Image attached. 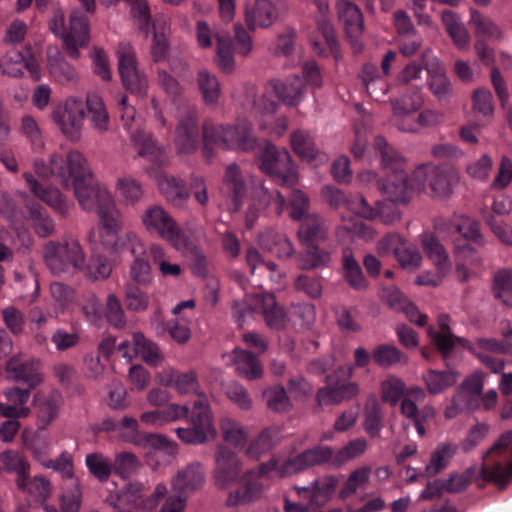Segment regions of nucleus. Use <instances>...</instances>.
<instances>
[{
	"label": "nucleus",
	"instance_id": "obj_1",
	"mask_svg": "<svg viewBox=\"0 0 512 512\" xmlns=\"http://www.w3.org/2000/svg\"><path fill=\"white\" fill-rule=\"evenodd\" d=\"M34 169L42 178L54 176L64 187H72L80 207L85 211H95L99 217L116 207L106 187L92 181L88 161L79 151L72 150L65 158L53 154L49 158V165L43 160L36 159Z\"/></svg>",
	"mask_w": 512,
	"mask_h": 512
},
{
	"label": "nucleus",
	"instance_id": "obj_2",
	"mask_svg": "<svg viewBox=\"0 0 512 512\" xmlns=\"http://www.w3.org/2000/svg\"><path fill=\"white\" fill-rule=\"evenodd\" d=\"M374 148L381 155V165L386 172L381 184V192L393 204H407L415 191L420 190L414 173L410 177L406 171V160L382 137L374 139Z\"/></svg>",
	"mask_w": 512,
	"mask_h": 512
},
{
	"label": "nucleus",
	"instance_id": "obj_3",
	"mask_svg": "<svg viewBox=\"0 0 512 512\" xmlns=\"http://www.w3.org/2000/svg\"><path fill=\"white\" fill-rule=\"evenodd\" d=\"M121 214L117 207L99 216V225L91 230L88 241L92 246L101 245L113 253L128 250L130 254L143 251V243L134 232L120 233L122 229Z\"/></svg>",
	"mask_w": 512,
	"mask_h": 512
},
{
	"label": "nucleus",
	"instance_id": "obj_4",
	"mask_svg": "<svg viewBox=\"0 0 512 512\" xmlns=\"http://www.w3.org/2000/svg\"><path fill=\"white\" fill-rule=\"evenodd\" d=\"M121 120L124 129L129 133L130 143L137 155L151 164V172L168 164L169 157L165 147L160 144L153 134L141 128L135 120V110L127 104V97L119 100Z\"/></svg>",
	"mask_w": 512,
	"mask_h": 512
},
{
	"label": "nucleus",
	"instance_id": "obj_5",
	"mask_svg": "<svg viewBox=\"0 0 512 512\" xmlns=\"http://www.w3.org/2000/svg\"><path fill=\"white\" fill-rule=\"evenodd\" d=\"M121 120L124 129L129 133L130 143L137 155L151 164V172L168 164L169 157L165 147L160 144L153 134L141 128L135 120V110L127 104V97L119 100Z\"/></svg>",
	"mask_w": 512,
	"mask_h": 512
},
{
	"label": "nucleus",
	"instance_id": "obj_6",
	"mask_svg": "<svg viewBox=\"0 0 512 512\" xmlns=\"http://www.w3.org/2000/svg\"><path fill=\"white\" fill-rule=\"evenodd\" d=\"M50 31L63 42L66 54L72 59H78L80 49L87 47L90 41V23L88 17L78 8L71 10L68 27L65 24V13L62 8L53 9L49 21Z\"/></svg>",
	"mask_w": 512,
	"mask_h": 512
},
{
	"label": "nucleus",
	"instance_id": "obj_7",
	"mask_svg": "<svg viewBox=\"0 0 512 512\" xmlns=\"http://www.w3.org/2000/svg\"><path fill=\"white\" fill-rule=\"evenodd\" d=\"M203 139L229 151L249 152L258 146L252 125L247 120H240L233 125L205 123Z\"/></svg>",
	"mask_w": 512,
	"mask_h": 512
},
{
	"label": "nucleus",
	"instance_id": "obj_8",
	"mask_svg": "<svg viewBox=\"0 0 512 512\" xmlns=\"http://www.w3.org/2000/svg\"><path fill=\"white\" fill-rule=\"evenodd\" d=\"M223 185L235 211L241 208L246 199L252 197H256L262 206H268L272 199L262 181L244 174L236 163H231L226 167Z\"/></svg>",
	"mask_w": 512,
	"mask_h": 512
},
{
	"label": "nucleus",
	"instance_id": "obj_9",
	"mask_svg": "<svg viewBox=\"0 0 512 512\" xmlns=\"http://www.w3.org/2000/svg\"><path fill=\"white\" fill-rule=\"evenodd\" d=\"M233 317L239 325L251 318L252 311L261 312L266 324L274 329H281L289 322V311L285 312L278 306L272 294L246 295L243 300L237 299L232 304Z\"/></svg>",
	"mask_w": 512,
	"mask_h": 512
},
{
	"label": "nucleus",
	"instance_id": "obj_10",
	"mask_svg": "<svg viewBox=\"0 0 512 512\" xmlns=\"http://www.w3.org/2000/svg\"><path fill=\"white\" fill-rule=\"evenodd\" d=\"M42 254L47 268L55 275L74 273L85 264L84 250L78 239L72 236L47 242Z\"/></svg>",
	"mask_w": 512,
	"mask_h": 512
},
{
	"label": "nucleus",
	"instance_id": "obj_11",
	"mask_svg": "<svg viewBox=\"0 0 512 512\" xmlns=\"http://www.w3.org/2000/svg\"><path fill=\"white\" fill-rule=\"evenodd\" d=\"M512 454V431L504 433L484 455L480 475L484 482L489 481L504 487L512 478V462L506 459Z\"/></svg>",
	"mask_w": 512,
	"mask_h": 512
},
{
	"label": "nucleus",
	"instance_id": "obj_12",
	"mask_svg": "<svg viewBox=\"0 0 512 512\" xmlns=\"http://www.w3.org/2000/svg\"><path fill=\"white\" fill-rule=\"evenodd\" d=\"M146 231L167 241L176 250H185L190 246V240L174 218L161 206L148 207L141 216Z\"/></svg>",
	"mask_w": 512,
	"mask_h": 512
},
{
	"label": "nucleus",
	"instance_id": "obj_13",
	"mask_svg": "<svg viewBox=\"0 0 512 512\" xmlns=\"http://www.w3.org/2000/svg\"><path fill=\"white\" fill-rule=\"evenodd\" d=\"M259 168L282 186H293L298 177L291 155L286 149H278L265 141L257 152Z\"/></svg>",
	"mask_w": 512,
	"mask_h": 512
},
{
	"label": "nucleus",
	"instance_id": "obj_14",
	"mask_svg": "<svg viewBox=\"0 0 512 512\" xmlns=\"http://www.w3.org/2000/svg\"><path fill=\"white\" fill-rule=\"evenodd\" d=\"M186 419L191 427L176 428L177 436L187 444H202L213 438L216 430L213 425L210 405L205 394L199 395L193 403L192 409L188 411Z\"/></svg>",
	"mask_w": 512,
	"mask_h": 512
},
{
	"label": "nucleus",
	"instance_id": "obj_15",
	"mask_svg": "<svg viewBox=\"0 0 512 512\" xmlns=\"http://www.w3.org/2000/svg\"><path fill=\"white\" fill-rule=\"evenodd\" d=\"M118 72L122 84L130 93L144 98L148 92V78L138 67L134 48L126 42L119 45L117 51Z\"/></svg>",
	"mask_w": 512,
	"mask_h": 512
},
{
	"label": "nucleus",
	"instance_id": "obj_16",
	"mask_svg": "<svg viewBox=\"0 0 512 512\" xmlns=\"http://www.w3.org/2000/svg\"><path fill=\"white\" fill-rule=\"evenodd\" d=\"M85 103L76 97H69L58 104L51 117L58 129L70 140H78L84 126Z\"/></svg>",
	"mask_w": 512,
	"mask_h": 512
},
{
	"label": "nucleus",
	"instance_id": "obj_17",
	"mask_svg": "<svg viewBox=\"0 0 512 512\" xmlns=\"http://www.w3.org/2000/svg\"><path fill=\"white\" fill-rule=\"evenodd\" d=\"M278 461L271 459L270 461L261 464L255 469H251L243 475V485L231 491L226 499L228 506H239L252 503L261 498L263 493V486L258 481L259 478L267 475L271 471L278 474Z\"/></svg>",
	"mask_w": 512,
	"mask_h": 512
},
{
	"label": "nucleus",
	"instance_id": "obj_18",
	"mask_svg": "<svg viewBox=\"0 0 512 512\" xmlns=\"http://www.w3.org/2000/svg\"><path fill=\"white\" fill-rule=\"evenodd\" d=\"M424 104V97L421 87H412L399 98L391 100L392 122L403 132L416 133L417 124L414 121L413 113L418 111Z\"/></svg>",
	"mask_w": 512,
	"mask_h": 512
},
{
	"label": "nucleus",
	"instance_id": "obj_19",
	"mask_svg": "<svg viewBox=\"0 0 512 512\" xmlns=\"http://www.w3.org/2000/svg\"><path fill=\"white\" fill-rule=\"evenodd\" d=\"M195 36L198 45L203 48H210L213 39L217 40L216 63L225 73H231L235 68L231 41L228 37L212 29L206 21L199 20L196 23Z\"/></svg>",
	"mask_w": 512,
	"mask_h": 512
},
{
	"label": "nucleus",
	"instance_id": "obj_20",
	"mask_svg": "<svg viewBox=\"0 0 512 512\" xmlns=\"http://www.w3.org/2000/svg\"><path fill=\"white\" fill-rule=\"evenodd\" d=\"M146 492L145 483L131 481L116 493V498L120 503L150 512L157 508L159 501L166 495L167 488L164 484L159 483L152 494L146 496Z\"/></svg>",
	"mask_w": 512,
	"mask_h": 512
},
{
	"label": "nucleus",
	"instance_id": "obj_21",
	"mask_svg": "<svg viewBox=\"0 0 512 512\" xmlns=\"http://www.w3.org/2000/svg\"><path fill=\"white\" fill-rule=\"evenodd\" d=\"M420 190L427 184L434 197L446 198L451 195L456 177L448 170L434 164H425L414 170Z\"/></svg>",
	"mask_w": 512,
	"mask_h": 512
},
{
	"label": "nucleus",
	"instance_id": "obj_22",
	"mask_svg": "<svg viewBox=\"0 0 512 512\" xmlns=\"http://www.w3.org/2000/svg\"><path fill=\"white\" fill-rule=\"evenodd\" d=\"M197 110L187 107L178 119L173 140L177 155H191L199 146V130L197 123Z\"/></svg>",
	"mask_w": 512,
	"mask_h": 512
},
{
	"label": "nucleus",
	"instance_id": "obj_23",
	"mask_svg": "<svg viewBox=\"0 0 512 512\" xmlns=\"http://www.w3.org/2000/svg\"><path fill=\"white\" fill-rule=\"evenodd\" d=\"M406 397L401 402V413L409 421L405 426L410 424L416 428L417 434L423 437L426 434L425 422L435 416V410L431 406H425L418 409L415 401H423L426 397V392L419 386H412L406 389Z\"/></svg>",
	"mask_w": 512,
	"mask_h": 512
},
{
	"label": "nucleus",
	"instance_id": "obj_24",
	"mask_svg": "<svg viewBox=\"0 0 512 512\" xmlns=\"http://www.w3.org/2000/svg\"><path fill=\"white\" fill-rule=\"evenodd\" d=\"M329 464L334 466V451L329 446H317L308 449L294 458L278 462V475L281 477L298 473L306 468Z\"/></svg>",
	"mask_w": 512,
	"mask_h": 512
},
{
	"label": "nucleus",
	"instance_id": "obj_25",
	"mask_svg": "<svg viewBox=\"0 0 512 512\" xmlns=\"http://www.w3.org/2000/svg\"><path fill=\"white\" fill-rule=\"evenodd\" d=\"M242 471L238 455L227 446L219 445L215 456L214 481L217 487L226 488L236 482Z\"/></svg>",
	"mask_w": 512,
	"mask_h": 512
},
{
	"label": "nucleus",
	"instance_id": "obj_26",
	"mask_svg": "<svg viewBox=\"0 0 512 512\" xmlns=\"http://www.w3.org/2000/svg\"><path fill=\"white\" fill-rule=\"evenodd\" d=\"M133 350H128L130 343L124 341L119 344V351H123V357L132 360L135 356H139L144 362L151 366H157L162 363L163 355L156 343L147 339L141 333H134L132 337Z\"/></svg>",
	"mask_w": 512,
	"mask_h": 512
},
{
	"label": "nucleus",
	"instance_id": "obj_27",
	"mask_svg": "<svg viewBox=\"0 0 512 512\" xmlns=\"http://www.w3.org/2000/svg\"><path fill=\"white\" fill-rule=\"evenodd\" d=\"M9 378L27 384L34 388L42 383L43 376L40 373V361L33 358L22 359L12 357L6 364Z\"/></svg>",
	"mask_w": 512,
	"mask_h": 512
},
{
	"label": "nucleus",
	"instance_id": "obj_28",
	"mask_svg": "<svg viewBox=\"0 0 512 512\" xmlns=\"http://www.w3.org/2000/svg\"><path fill=\"white\" fill-rule=\"evenodd\" d=\"M47 69L50 77L63 86H73L77 83L79 76L73 67L61 54L57 46L47 48Z\"/></svg>",
	"mask_w": 512,
	"mask_h": 512
},
{
	"label": "nucleus",
	"instance_id": "obj_29",
	"mask_svg": "<svg viewBox=\"0 0 512 512\" xmlns=\"http://www.w3.org/2000/svg\"><path fill=\"white\" fill-rule=\"evenodd\" d=\"M25 68L35 81L41 78L39 63L36 58L30 54L29 50L25 52H17L14 55H5L1 73L12 78H21L24 75Z\"/></svg>",
	"mask_w": 512,
	"mask_h": 512
},
{
	"label": "nucleus",
	"instance_id": "obj_30",
	"mask_svg": "<svg viewBox=\"0 0 512 512\" xmlns=\"http://www.w3.org/2000/svg\"><path fill=\"white\" fill-rule=\"evenodd\" d=\"M267 90L272 91L283 104L292 107L299 105L305 97V86L297 75L285 80H272Z\"/></svg>",
	"mask_w": 512,
	"mask_h": 512
},
{
	"label": "nucleus",
	"instance_id": "obj_31",
	"mask_svg": "<svg viewBox=\"0 0 512 512\" xmlns=\"http://www.w3.org/2000/svg\"><path fill=\"white\" fill-rule=\"evenodd\" d=\"M204 482L205 472L203 466L199 462H193L178 471L172 480L171 486L177 494L188 497L200 489Z\"/></svg>",
	"mask_w": 512,
	"mask_h": 512
},
{
	"label": "nucleus",
	"instance_id": "obj_32",
	"mask_svg": "<svg viewBox=\"0 0 512 512\" xmlns=\"http://www.w3.org/2000/svg\"><path fill=\"white\" fill-rule=\"evenodd\" d=\"M39 428H46L58 415L63 397L58 390L38 391L34 395Z\"/></svg>",
	"mask_w": 512,
	"mask_h": 512
},
{
	"label": "nucleus",
	"instance_id": "obj_33",
	"mask_svg": "<svg viewBox=\"0 0 512 512\" xmlns=\"http://www.w3.org/2000/svg\"><path fill=\"white\" fill-rule=\"evenodd\" d=\"M355 215L364 219L373 220L377 217L385 224H393L400 220L401 213L395 204L386 201H377L372 207L365 198H359L352 206Z\"/></svg>",
	"mask_w": 512,
	"mask_h": 512
},
{
	"label": "nucleus",
	"instance_id": "obj_34",
	"mask_svg": "<svg viewBox=\"0 0 512 512\" xmlns=\"http://www.w3.org/2000/svg\"><path fill=\"white\" fill-rule=\"evenodd\" d=\"M188 411V405L169 403L164 408L143 412L140 415V422L149 427L160 428L183 417H188Z\"/></svg>",
	"mask_w": 512,
	"mask_h": 512
},
{
	"label": "nucleus",
	"instance_id": "obj_35",
	"mask_svg": "<svg viewBox=\"0 0 512 512\" xmlns=\"http://www.w3.org/2000/svg\"><path fill=\"white\" fill-rule=\"evenodd\" d=\"M276 19V10L269 0H251L245 5V21L249 29L267 28Z\"/></svg>",
	"mask_w": 512,
	"mask_h": 512
},
{
	"label": "nucleus",
	"instance_id": "obj_36",
	"mask_svg": "<svg viewBox=\"0 0 512 512\" xmlns=\"http://www.w3.org/2000/svg\"><path fill=\"white\" fill-rule=\"evenodd\" d=\"M293 151L304 161L319 165L327 162L328 157L317 148L313 136L304 130H297L290 138Z\"/></svg>",
	"mask_w": 512,
	"mask_h": 512
},
{
	"label": "nucleus",
	"instance_id": "obj_37",
	"mask_svg": "<svg viewBox=\"0 0 512 512\" xmlns=\"http://www.w3.org/2000/svg\"><path fill=\"white\" fill-rule=\"evenodd\" d=\"M23 178L25 179L30 191L36 197L44 201L61 216H66L68 214L69 204L58 189L44 188L29 172H25L23 174Z\"/></svg>",
	"mask_w": 512,
	"mask_h": 512
},
{
	"label": "nucleus",
	"instance_id": "obj_38",
	"mask_svg": "<svg viewBox=\"0 0 512 512\" xmlns=\"http://www.w3.org/2000/svg\"><path fill=\"white\" fill-rule=\"evenodd\" d=\"M228 359L236 372L247 380L260 379L264 374L261 362L249 351L236 348L228 355Z\"/></svg>",
	"mask_w": 512,
	"mask_h": 512
},
{
	"label": "nucleus",
	"instance_id": "obj_39",
	"mask_svg": "<svg viewBox=\"0 0 512 512\" xmlns=\"http://www.w3.org/2000/svg\"><path fill=\"white\" fill-rule=\"evenodd\" d=\"M428 72V88L440 102H448L453 94V87L445 74L444 67L437 59L425 64Z\"/></svg>",
	"mask_w": 512,
	"mask_h": 512
},
{
	"label": "nucleus",
	"instance_id": "obj_40",
	"mask_svg": "<svg viewBox=\"0 0 512 512\" xmlns=\"http://www.w3.org/2000/svg\"><path fill=\"white\" fill-rule=\"evenodd\" d=\"M328 237V227L318 214L306 215L298 229L299 240L307 246L324 242Z\"/></svg>",
	"mask_w": 512,
	"mask_h": 512
},
{
	"label": "nucleus",
	"instance_id": "obj_41",
	"mask_svg": "<svg viewBox=\"0 0 512 512\" xmlns=\"http://www.w3.org/2000/svg\"><path fill=\"white\" fill-rule=\"evenodd\" d=\"M435 228L439 232L459 233L465 239L474 241L480 237L477 222L464 215L454 214L451 219L440 218L435 222Z\"/></svg>",
	"mask_w": 512,
	"mask_h": 512
},
{
	"label": "nucleus",
	"instance_id": "obj_42",
	"mask_svg": "<svg viewBox=\"0 0 512 512\" xmlns=\"http://www.w3.org/2000/svg\"><path fill=\"white\" fill-rule=\"evenodd\" d=\"M337 13L344 24L347 35L357 39L364 30L363 16L360 9L348 0H338Z\"/></svg>",
	"mask_w": 512,
	"mask_h": 512
},
{
	"label": "nucleus",
	"instance_id": "obj_43",
	"mask_svg": "<svg viewBox=\"0 0 512 512\" xmlns=\"http://www.w3.org/2000/svg\"><path fill=\"white\" fill-rule=\"evenodd\" d=\"M153 176L165 198L174 205H181L188 199L184 183L172 175L154 171Z\"/></svg>",
	"mask_w": 512,
	"mask_h": 512
},
{
	"label": "nucleus",
	"instance_id": "obj_44",
	"mask_svg": "<svg viewBox=\"0 0 512 512\" xmlns=\"http://www.w3.org/2000/svg\"><path fill=\"white\" fill-rule=\"evenodd\" d=\"M259 244L265 250L275 253L279 258H289L295 252L290 239L284 233L271 228L259 235Z\"/></svg>",
	"mask_w": 512,
	"mask_h": 512
},
{
	"label": "nucleus",
	"instance_id": "obj_45",
	"mask_svg": "<svg viewBox=\"0 0 512 512\" xmlns=\"http://www.w3.org/2000/svg\"><path fill=\"white\" fill-rule=\"evenodd\" d=\"M223 441L236 450H242L248 440V429L241 422L225 416L219 422Z\"/></svg>",
	"mask_w": 512,
	"mask_h": 512
},
{
	"label": "nucleus",
	"instance_id": "obj_46",
	"mask_svg": "<svg viewBox=\"0 0 512 512\" xmlns=\"http://www.w3.org/2000/svg\"><path fill=\"white\" fill-rule=\"evenodd\" d=\"M472 351L480 359V361L493 373H498L503 369V361L501 359L489 355L488 353L505 351L504 344L494 339L479 338L474 344Z\"/></svg>",
	"mask_w": 512,
	"mask_h": 512
},
{
	"label": "nucleus",
	"instance_id": "obj_47",
	"mask_svg": "<svg viewBox=\"0 0 512 512\" xmlns=\"http://www.w3.org/2000/svg\"><path fill=\"white\" fill-rule=\"evenodd\" d=\"M459 379V374L451 369L436 370L428 369L422 375L426 389L433 395H438L454 386Z\"/></svg>",
	"mask_w": 512,
	"mask_h": 512
},
{
	"label": "nucleus",
	"instance_id": "obj_48",
	"mask_svg": "<svg viewBox=\"0 0 512 512\" xmlns=\"http://www.w3.org/2000/svg\"><path fill=\"white\" fill-rule=\"evenodd\" d=\"M457 451V445L450 442H441L430 455L429 462L426 464L423 475L433 477L445 469L450 460Z\"/></svg>",
	"mask_w": 512,
	"mask_h": 512
},
{
	"label": "nucleus",
	"instance_id": "obj_49",
	"mask_svg": "<svg viewBox=\"0 0 512 512\" xmlns=\"http://www.w3.org/2000/svg\"><path fill=\"white\" fill-rule=\"evenodd\" d=\"M196 82L205 104L216 105L222 94L217 76L208 69L201 68L197 72Z\"/></svg>",
	"mask_w": 512,
	"mask_h": 512
},
{
	"label": "nucleus",
	"instance_id": "obj_50",
	"mask_svg": "<svg viewBox=\"0 0 512 512\" xmlns=\"http://www.w3.org/2000/svg\"><path fill=\"white\" fill-rule=\"evenodd\" d=\"M280 441L279 431L268 427L252 440L246 448V455L254 460L260 459Z\"/></svg>",
	"mask_w": 512,
	"mask_h": 512
},
{
	"label": "nucleus",
	"instance_id": "obj_51",
	"mask_svg": "<svg viewBox=\"0 0 512 512\" xmlns=\"http://www.w3.org/2000/svg\"><path fill=\"white\" fill-rule=\"evenodd\" d=\"M438 324L440 331H435L432 328H429L428 334L437 349L443 355H448L457 342H462V339L451 333L449 327V317L447 315L439 316Z\"/></svg>",
	"mask_w": 512,
	"mask_h": 512
},
{
	"label": "nucleus",
	"instance_id": "obj_52",
	"mask_svg": "<svg viewBox=\"0 0 512 512\" xmlns=\"http://www.w3.org/2000/svg\"><path fill=\"white\" fill-rule=\"evenodd\" d=\"M361 82L367 93L378 99L388 92V85L383 77L380 76L378 68L373 64H364L359 74Z\"/></svg>",
	"mask_w": 512,
	"mask_h": 512
},
{
	"label": "nucleus",
	"instance_id": "obj_53",
	"mask_svg": "<svg viewBox=\"0 0 512 512\" xmlns=\"http://www.w3.org/2000/svg\"><path fill=\"white\" fill-rule=\"evenodd\" d=\"M422 246L428 258L436 266L437 270L448 273L451 269V262L443 245L432 234L426 233L422 236Z\"/></svg>",
	"mask_w": 512,
	"mask_h": 512
},
{
	"label": "nucleus",
	"instance_id": "obj_54",
	"mask_svg": "<svg viewBox=\"0 0 512 512\" xmlns=\"http://www.w3.org/2000/svg\"><path fill=\"white\" fill-rule=\"evenodd\" d=\"M373 362L381 368L405 365L408 358L397 347L390 344L377 345L371 352Z\"/></svg>",
	"mask_w": 512,
	"mask_h": 512
},
{
	"label": "nucleus",
	"instance_id": "obj_55",
	"mask_svg": "<svg viewBox=\"0 0 512 512\" xmlns=\"http://www.w3.org/2000/svg\"><path fill=\"white\" fill-rule=\"evenodd\" d=\"M342 264L344 278L347 283L355 290L366 289L368 285L367 280L364 277L361 266L349 248L343 250Z\"/></svg>",
	"mask_w": 512,
	"mask_h": 512
},
{
	"label": "nucleus",
	"instance_id": "obj_56",
	"mask_svg": "<svg viewBox=\"0 0 512 512\" xmlns=\"http://www.w3.org/2000/svg\"><path fill=\"white\" fill-rule=\"evenodd\" d=\"M27 473L24 477L16 479L17 487L31 497L40 502H45L51 495V484L42 476L29 477Z\"/></svg>",
	"mask_w": 512,
	"mask_h": 512
},
{
	"label": "nucleus",
	"instance_id": "obj_57",
	"mask_svg": "<svg viewBox=\"0 0 512 512\" xmlns=\"http://www.w3.org/2000/svg\"><path fill=\"white\" fill-rule=\"evenodd\" d=\"M104 429L115 431L119 437L129 443L139 444V422L136 418L125 416L120 421L106 420L103 422Z\"/></svg>",
	"mask_w": 512,
	"mask_h": 512
},
{
	"label": "nucleus",
	"instance_id": "obj_58",
	"mask_svg": "<svg viewBox=\"0 0 512 512\" xmlns=\"http://www.w3.org/2000/svg\"><path fill=\"white\" fill-rule=\"evenodd\" d=\"M85 466L88 472L101 483L108 481L113 473L112 460L101 452L87 454Z\"/></svg>",
	"mask_w": 512,
	"mask_h": 512
},
{
	"label": "nucleus",
	"instance_id": "obj_59",
	"mask_svg": "<svg viewBox=\"0 0 512 512\" xmlns=\"http://www.w3.org/2000/svg\"><path fill=\"white\" fill-rule=\"evenodd\" d=\"M142 468L140 459L133 453L122 451L115 455L113 473L122 479H129L139 473Z\"/></svg>",
	"mask_w": 512,
	"mask_h": 512
},
{
	"label": "nucleus",
	"instance_id": "obj_60",
	"mask_svg": "<svg viewBox=\"0 0 512 512\" xmlns=\"http://www.w3.org/2000/svg\"><path fill=\"white\" fill-rule=\"evenodd\" d=\"M83 491L79 479H74L63 488L59 496L60 512H79L82 505Z\"/></svg>",
	"mask_w": 512,
	"mask_h": 512
},
{
	"label": "nucleus",
	"instance_id": "obj_61",
	"mask_svg": "<svg viewBox=\"0 0 512 512\" xmlns=\"http://www.w3.org/2000/svg\"><path fill=\"white\" fill-rule=\"evenodd\" d=\"M91 115V122L95 130L104 133L109 128V116L100 96L89 94L85 103Z\"/></svg>",
	"mask_w": 512,
	"mask_h": 512
},
{
	"label": "nucleus",
	"instance_id": "obj_62",
	"mask_svg": "<svg viewBox=\"0 0 512 512\" xmlns=\"http://www.w3.org/2000/svg\"><path fill=\"white\" fill-rule=\"evenodd\" d=\"M149 251L153 263L158 267L163 277L177 278L181 275L182 267L170 261V256L163 247L153 244L150 246Z\"/></svg>",
	"mask_w": 512,
	"mask_h": 512
},
{
	"label": "nucleus",
	"instance_id": "obj_63",
	"mask_svg": "<svg viewBox=\"0 0 512 512\" xmlns=\"http://www.w3.org/2000/svg\"><path fill=\"white\" fill-rule=\"evenodd\" d=\"M0 463L5 471L15 473L17 479L24 477L30 470L28 460L17 450H6L0 453Z\"/></svg>",
	"mask_w": 512,
	"mask_h": 512
},
{
	"label": "nucleus",
	"instance_id": "obj_64",
	"mask_svg": "<svg viewBox=\"0 0 512 512\" xmlns=\"http://www.w3.org/2000/svg\"><path fill=\"white\" fill-rule=\"evenodd\" d=\"M380 389L382 400L391 406H396L404 398L406 385L401 378L395 375H388L381 382Z\"/></svg>",
	"mask_w": 512,
	"mask_h": 512
}]
</instances>
